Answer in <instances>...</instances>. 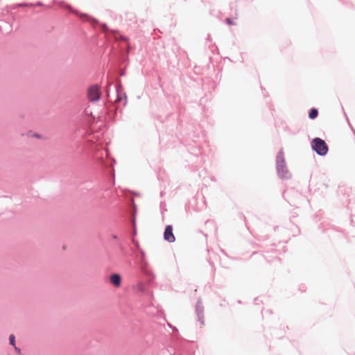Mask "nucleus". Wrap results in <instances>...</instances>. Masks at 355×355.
<instances>
[{"instance_id": "obj_1", "label": "nucleus", "mask_w": 355, "mask_h": 355, "mask_svg": "<svg viewBox=\"0 0 355 355\" xmlns=\"http://www.w3.org/2000/svg\"><path fill=\"white\" fill-rule=\"evenodd\" d=\"M311 146L313 149L320 155H324L327 153L328 147L324 141L320 138L313 139Z\"/></svg>"}, {"instance_id": "obj_2", "label": "nucleus", "mask_w": 355, "mask_h": 355, "mask_svg": "<svg viewBox=\"0 0 355 355\" xmlns=\"http://www.w3.org/2000/svg\"><path fill=\"white\" fill-rule=\"evenodd\" d=\"M277 168L278 174L281 178L288 179L291 177V173L287 169L283 157H277Z\"/></svg>"}, {"instance_id": "obj_3", "label": "nucleus", "mask_w": 355, "mask_h": 355, "mask_svg": "<svg viewBox=\"0 0 355 355\" xmlns=\"http://www.w3.org/2000/svg\"><path fill=\"white\" fill-rule=\"evenodd\" d=\"M87 95L90 101H98L101 97L100 87L96 85L89 87Z\"/></svg>"}, {"instance_id": "obj_4", "label": "nucleus", "mask_w": 355, "mask_h": 355, "mask_svg": "<svg viewBox=\"0 0 355 355\" xmlns=\"http://www.w3.org/2000/svg\"><path fill=\"white\" fill-rule=\"evenodd\" d=\"M164 239L165 241L169 243H173L175 241V235L173 233V227L172 225H167L165 227V230L164 232Z\"/></svg>"}, {"instance_id": "obj_5", "label": "nucleus", "mask_w": 355, "mask_h": 355, "mask_svg": "<svg viewBox=\"0 0 355 355\" xmlns=\"http://www.w3.org/2000/svg\"><path fill=\"white\" fill-rule=\"evenodd\" d=\"M110 282L116 287H119L121 286V277H120V275H118V274L112 275L110 276Z\"/></svg>"}, {"instance_id": "obj_6", "label": "nucleus", "mask_w": 355, "mask_h": 355, "mask_svg": "<svg viewBox=\"0 0 355 355\" xmlns=\"http://www.w3.org/2000/svg\"><path fill=\"white\" fill-rule=\"evenodd\" d=\"M318 110L315 108H313L310 110L309 116L310 119H314L315 118H316L318 116Z\"/></svg>"}, {"instance_id": "obj_7", "label": "nucleus", "mask_w": 355, "mask_h": 355, "mask_svg": "<svg viewBox=\"0 0 355 355\" xmlns=\"http://www.w3.org/2000/svg\"><path fill=\"white\" fill-rule=\"evenodd\" d=\"M15 338L14 335L10 336V338H9L10 343L13 346H15Z\"/></svg>"}, {"instance_id": "obj_8", "label": "nucleus", "mask_w": 355, "mask_h": 355, "mask_svg": "<svg viewBox=\"0 0 355 355\" xmlns=\"http://www.w3.org/2000/svg\"><path fill=\"white\" fill-rule=\"evenodd\" d=\"M226 22L229 25L234 24V22L230 18L226 19Z\"/></svg>"}, {"instance_id": "obj_9", "label": "nucleus", "mask_w": 355, "mask_h": 355, "mask_svg": "<svg viewBox=\"0 0 355 355\" xmlns=\"http://www.w3.org/2000/svg\"><path fill=\"white\" fill-rule=\"evenodd\" d=\"M15 349H16V352H17L18 353H19V352H20L19 349H18V348H17V347H15Z\"/></svg>"}]
</instances>
